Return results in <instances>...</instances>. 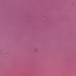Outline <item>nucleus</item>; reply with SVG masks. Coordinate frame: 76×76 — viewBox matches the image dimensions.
<instances>
[{
    "instance_id": "nucleus-1",
    "label": "nucleus",
    "mask_w": 76,
    "mask_h": 76,
    "mask_svg": "<svg viewBox=\"0 0 76 76\" xmlns=\"http://www.w3.org/2000/svg\"><path fill=\"white\" fill-rule=\"evenodd\" d=\"M35 51H36V50H35Z\"/></svg>"
}]
</instances>
